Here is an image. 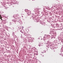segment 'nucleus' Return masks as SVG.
<instances>
[{
    "label": "nucleus",
    "instance_id": "obj_1",
    "mask_svg": "<svg viewBox=\"0 0 63 63\" xmlns=\"http://www.w3.org/2000/svg\"><path fill=\"white\" fill-rule=\"evenodd\" d=\"M2 17H1V16H0V19H2Z\"/></svg>",
    "mask_w": 63,
    "mask_h": 63
},
{
    "label": "nucleus",
    "instance_id": "obj_2",
    "mask_svg": "<svg viewBox=\"0 0 63 63\" xmlns=\"http://www.w3.org/2000/svg\"><path fill=\"white\" fill-rule=\"evenodd\" d=\"M62 42H63V39H62Z\"/></svg>",
    "mask_w": 63,
    "mask_h": 63
},
{
    "label": "nucleus",
    "instance_id": "obj_3",
    "mask_svg": "<svg viewBox=\"0 0 63 63\" xmlns=\"http://www.w3.org/2000/svg\"><path fill=\"white\" fill-rule=\"evenodd\" d=\"M44 55H43L42 56V57H44Z\"/></svg>",
    "mask_w": 63,
    "mask_h": 63
},
{
    "label": "nucleus",
    "instance_id": "obj_4",
    "mask_svg": "<svg viewBox=\"0 0 63 63\" xmlns=\"http://www.w3.org/2000/svg\"><path fill=\"white\" fill-rule=\"evenodd\" d=\"M0 16H1V15L0 14Z\"/></svg>",
    "mask_w": 63,
    "mask_h": 63
},
{
    "label": "nucleus",
    "instance_id": "obj_5",
    "mask_svg": "<svg viewBox=\"0 0 63 63\" xmlns=\"http://www.w3.org/2000/svg\"><path fill=\"white\" fill-rule=\"evenodd\" d=\"M37 9V10H38V9Z\"/></svg>",
    "mask_w": 63,
    "mask_h": 63
},
{
    "label": "nucleus",
    "instance_id": "obj_6",
    "mask_svg": "<svg viewBox=\"0 0 63 63\" xmlns=\"http://www.w3.org/2000/svg\"><path fill=\"white\" fill-rule=\"evenodd\" d=\"M14 29V28H13Z\"/></svg>",
    "mask_w": 63,
    "mask_h": 63
},
{
    "label": "nucleus",
    "instance_id": "obj_7",
    "mask_svg": "<svg viewBox=\"0 0 63 63\" xmlns=\"http://www.w3.org/2000/svg\"><path fill=\"white\" fill-rule=\"evenodd\" d=\"M1 20H2V19H1Z\"/></svg>",
    "mask_w": 63,
    "mask_h": 63
}]
</instances>
